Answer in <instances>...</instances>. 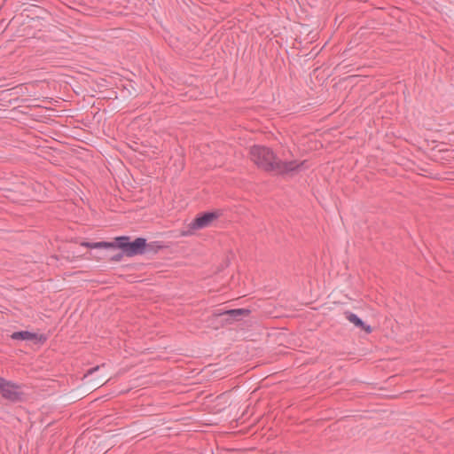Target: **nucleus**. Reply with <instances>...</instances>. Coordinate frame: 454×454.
Masks as SVG:
<instances>
[{
    "label": "nucleus",
    "instance_id": "nucleus-10",
    "mask_svg": "<svg viewBox=\"0 0 454 454\" xmlns=\"http://www.w3.org/2000/svg\"><path fill=\"white\" fill-rule=\"evenodd\" d=\"M123 256H125V254H123V251H121L120 253L113 255L111 257V261H114V262H120Z\"/></svg>",
    "mask_w": 454,
    "mask_h": 454
},
{
    "label": "nucleus",
    "instance_id": "nucleus-3",
    "mask_svg": "<svg viewBox=\"0 0 454 454\" xmlns=\"http://www.w3.org/2000/svg\"><path fill=\"white\" fill-rule=\"evenodd\" d=\"M2 397L12 402L20 403L25 400V393L22 391L21 385L4 379L3 387L0 388Z\"/></svg>",
    "mask_w": 454,
    "mask_h": 454
},
{
    "label": "nucleus",
    "instance_id": "nucleus-1",
    "mask_svg": "<svg viewBox=\"0 0 454 454\" xmlns=\"http://www.w3.org/2000/svg\"><path fill=\"white\" fill-rule=\"evenodd\" d=\"M251 160L261 169L278 176H294L302 169L306 160H282L270 147L255 145L250 148Z\"/></svg>",
    "mask_w": 454,
    "mask_h": 454
},
{
    "label": "nucleus",
    "instance_id": "nucleus-5",
    "mask_svg": "<svg viewBox=\"0 0 454 454\" xmlns=\"http://www.w3.org/2000/svg\"><path fill=\"white\" fill-rule=\"evenodd\" d=\"M219 214L216 212H204L198 215L189 224L190 230H200L209 226V224L217 217Z\"/></svg>",
    "mask_w": 454,
    "mask_h": 454
},
{
    "label": "nucleus",
    "instance_id": "nucleus-12",
    "mask_svg": "<svg viewBox=\"0 0 454 454\" xmlns=\"http://www.w3.org/2000/svg\"><path fill=\"white\" fill-rule=\"evenodd\" d=\"M3 382H4V378L0 376V388L3 387Z\"/></svg>",
    "mask_w": 454,
    "mask_h": 454
},
{
    "label": "nucleus",
    "instance_id": "nucleus-8",
    "mask_svg": "<svg viewBox=\"0 0 454 454\" xmlns=\"http://www.w3.org/2000/svg\"><path fill=\"white\" fill-rule=\"evenodd\" d=\"M82 247H88V248H113L114 244L112 242L108 241H99V242H87L84 241L81 244Z\"/></svg>",
    "mask_w": 454,
    "mask_h": 454
},
{
    "label": "nucleus",
    "instance_id": "nucleus-6",
    "mask_svg": "<svg viewBox=\"0 0 454 454\" xmlns=\"http://www.w3.org/2000/svg\"><path fill=\"white\" fill-rule=\"evenodd\" d=\"M11 338L16 340H34L35 343H44L47 340L45 335L37 334L29 331H19L12 333Z\"/></svg>",
    "mask_w": 454,
    "mask_h": 454
},
{
    "label": "nucleus",
    "instance_id": "nucleus-2",
    "mask_svg": "<svg viewBox=\"0 0 454 454\" xmlns=\"http://www.w3.org/2000/svg\"><path fill=\"white\" fill-rule=\"evenodd\" d=\"M114 247L123 251L125 256L133 257L138 254H146L148 245L145 238H137L131 240L129 236L115 237L113 240Z\"/></svg>",
    "mask_w": 454,
    "mask_h": 454
},
{
    "label": "nucleus",
    "instance_id": "nucleus-9",
    "mask_svg": "<svg viewBox=\"0 0 454 454\" xmlns=\"http://www.w3.org/2000/svg\"><path fill=\"white\" fill-rule=\"evenodd\" d=\"M147 245L149 247L146 248V253L155 254L160 248L162 247V246L157 245V242L147 243Z\"/></svg>",
    "mask_w": 454,
    "mask_h": 454
},
{
    "label": "nucleus",
    "instance_id": "nucleus-7",
    "mask_svg": "<svg viewBox=\"0 0 454 454\" xmlns=\"http://www.w3.org/2000/svg\"><path fill=\"white\" fill-rule=\"evenodd\" d=\"M345 318L352 323L357 328L364 331L366 333H371L372 332V327L369 325H366L360 317H358L355 313L351 311L344 312Z\"/></svg>",
    "mask_w": 454,
    "mask_h": 454
},
{
    "label": "nucleus",
    "instance_id": "nucleus-11",
    "mask_svg": "<svg viewBox=\"0 0 454 454\" xmlns=\"http://www.w3.org/2000/svg\"><path fill=\"white\" fill-rule=\"evenodd\" d=\"M98 369H99V366H98H98H95V367H92V368H90V369H89V370L87 371V373L85 374V376H88V375H90V374L94 373V372H95L96 371H98Z\"/></svg>",
    "mask_w": 454,
    "mask_h": 454
},
{
    "label": "nucleus",
    "instance_id": "nucleus-4",
    "mask_svg": "<svg viewBox=\"0 0 454 454\" xmlns=\"http://www.w3.org/2000/svg\"><path fill=\"white\" fill-rule=\"evenodd\" d=\"M251 311L247 309H233L223 310L218 309L214 310L213 317H221L225 324H232L241 320L244 317H247Z\"/></svg>",
    "mask_w": 454,
    "mask_h": 454
}]
</instances>
